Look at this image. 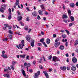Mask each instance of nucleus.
<instances>
[{
  "mask_svg": "<svg viewBox=\"0 0 78 78\" xmlns=\"http://www.w3.org/2000/svg\"><path fill=\"white\" fill-rule=\"evenodd\" d=\"M6 28H7L6 27H4L3 28V30H6Z\"/></svg>",
  "mask_w": 78,
  "mask_h": 78,
  "instance_id": "obj_53",
  "label": "nucleus"
},
{
  "mask_svg": "<svg viewBox=\"0 0 78 78\" xmlns=\"http://www.w3.org/2000/svg\"><path fill=\"white\" fill-rule=\"evenodd\" d=\"M56 62L57 61H60V60H59V58H58L57 57V59L56 60Z\"/></svg>",
  "mask_w": 78,
  "mask_h": 78,
  "instance_id": "obj_52",
  "label": "nucleus"
},
{
  "mask_svg": "<svg viewBox=\"0 0 78 78\" xmlns=\"http://www.w3.org/2000/svg\"><path fill=\"white\" fill-rule=\"evenodd\" d=\"M16 63V62L14 61H12V64L13 66Z\"/></svg>",
  "mask_w": 78,
  "mask_h": 78,
  "instance_id": "obj_35",
  "label": "nucleus"
},
{
  "mask_svg": "<svg viewBox=\"0 0 78 78\" xmlns=\"http://www.w3.org/2000/svg\"><path fill=\"white\" fill-rule=\"evenodd\" d=\"M43 45H44L45 47H47L48 46L47 45V44H45V42H43Z\"/></svg>",
  "mask_w": 78,
  "mask_h": 78,
  "instance_id": "obj_38",
  "label": "nucleus"
},
{
  "mask_svg": "<svg viewBox=\"0 0 78 78\" xmlns=\"http://www.w3.org/2000/svg\"><path fill=\"white\" fill-rule=\"evenodd\" d=\"M8 40V38H3L2 39V40L3 41H4L5 42H6V41H7Z\"/></svg>",
  "mask_w": 78,
  "mask_h": 78,
  "instance_id": "obj_30",
  "label": "nucleus"
},
{
  "mask_svg": "<svg viewBox=\"0 0 78 78\" xmlns=\"http://www.w3.org/2000/svg\"><path fill=\"white\" fill-rule=\"evenodd\" d=\"M53 70V69L52 68L49 69V72H51Z\"/></svg>",
  "mask_w": 78,
  "mask_h": 78,
  "instance_id": "obj_58",
  "label": "nucleus"
},
{
  "mask_svg": "<svg viewBox=\"0 0 78 78\" xmlns=\"http://www.w3.org/2000/svg\"><path fill=\"white\" fill-rule=\"evenodd\" d=\"M59 48L60 50H62L64 49V47L62 45H61L59 47Z\"/></svg>",
  "mask_w": 78,
  "mask_h": 78,
  "instance_id": "obj_10",
  "label": "nucleus"
},
{
  "mask_svg": "<svg viewBox=\"0 0 78 78\" xmlns=\"http://www.w3.org/2000/svg\"><path fill=\"white\" fill-rule=\"evenodd\" d=\"M28 65V63L27 62H25L24 63V66H27V65Z\"/></svg>",
  "mask_w": 78,
  "mask_h": 78,
  "instance_id": "obj_49",
  "label": "nucleus"
},
{
  "mask_svg": "<svg viewBox=\"0 0 78 78\" xmlns=\"http://www.w3.org/2000/svg\"><path fill=\"white\" fill-rule=\"evenodd\" d=\"M17 13H18V15H19V16H20V12H19V11H17Z\"/></svg>",
  "mask_w": 78,
  "mask_h": 78,
  "instance_id": "obj_57",
  "label": "nucleus"
},
{
  "mask_svg": "<svg viewBox=\"0 0 78 78\" xmlns=\"http://www.w3.org/2000/svg\"><path fill=\"white\" fill-rule=\"evenodd\" d=\"M29 72L30 73H32V72H33V69H29Z\"/></svg>",
  "mask_w": 78,
  "mask_h": 78,
  "instance_id": "obj_54",
  "label": "nucleus"
},
{
  "mask_svg": "<svg viewBox=\"0 0 78 78\" xmlns=\"http://www.w3.org/2000/svg\"><path fill=\"white\" fill-rule=\"evenodd\" d=\"M31 47H34V43H31Z\"/></svg>",
  "mask_w": 78,
  "mask_h": 78,
  "instance_id": "obj_36",
  "label": "nucleus"
},
{
  "mask_svg": "<svg viewBox=\"0 0 78 78\" xmlns=\"http://www.w3.org/2000/svg\"><path fill=\"white\" fill-rule=\"evenodd\" d=\"M43 73L44 74L46 77L47 78H49V76H48V73L47 72V71H43Z\"/></svg>",
  "mask_w": 78,
  "mask_h": 78,
  "instance_id": "obj_3",
  "label": "nucleus"
},
{
  "mask_svg": "<svg viewBox=\"0 0 78 78\" xmlns=\"http://www.w3.org/2000/svg\"><path fill=\"white\" fill-rule=\"evenodd\" d=\"M60 69L63 71L66 70V67L65 66H63V67H61Z\"/></svg>",
  "mask_w": 78,
  "mask_h": 78,
  "instance_id": "obj_12",
  "label": "nucleus"
},
{
  "mask_svg": "<svg viewBox=\"0 0 78 78\" xmlns=\"http://www.w3.org/2000/svg\"><path fill=\"white\" fill-rule=\"evenodd\" d=\"M39 76L38 75V74H37V73H36L35 74V75L34 76V78H39Z\"/></svg>",
  "mask_w": 78,
  "mask_h": 78,
  "instance_id": "obj_17",
  "label": "nucleus"
},
{
  "mask_svg": "<svg viewBox=\"0 0 78 78\" xmlns=\"http://www.w3.org/2000/svg\"><path fill=\"white\" fill-rule=\"evenodd\" d=\"M70 19L71 20V21H72L73 22V21H74V20H75V19L74 18V17L71 16L70 17Z\"/></svg>",
  "mask_w": 78,
  "mask_h": 78,
  "instance_id": "obj_24",
  "label": "nucleus"
},
{
  "mask_svg": "<svg viewBox=\"0 0 78 78\" xmlns=\"http://www.w3.org/2000/svg\"><path fill=\"white\" fill-rule=\"evenodd\" d=\"M21 44H23V47H25V44L24 43V40H23L21 41Z\"/></svg>",
  "mask_w": 78,
  "mask_h": 78,
  "instance_id": "obj_21",
  "label": "nucleus"
},
{
  "mask_svg": "<svg viewBox=\"0 0 78 78\" xmlns=\"http://www.w3.org/2000/svg\"><path fill=\"white\" fill-rule=\"evenodd\" d=\"M62 37L63 38H66V35L65 34L62 35Z\"/></svg>",
  "mask_w": 78,
  "mask_h": 78,
  "instance_id": "obj_39",
  "label": "nucleus"
},
{
  "mask_svg": "<svg viewBox=\"0 0 78 78\" xmlns=\"http://www.w3.org/2000/svg\"><path fill=\"white\" fill-rule=\"evenodd\" d=\"M10 67L12 70H14V65H10Z\"/></svg>",
  "mask_w": 78,
  "mask_h": 78,
  "instance_id": "obj_32",
  "label": "nucleus"
},
{
  "mask_svg": "<svg viewBox=\"0 0 78 78\" xmlns=\"http://www.w3.org/2000/svg\"><path fill=\"white\" fill-rule=\"evenodd\" d=\"M76 6H78V2H77L76 4Z\"/></svg>",
  "mask_w": 78,
  "mask_h": 78,
  "instance_id": "obj_64",
  "label": "nucleus"
},
{
  "mask_svg": "<svg viewBox=\"0 0 78 78\" xmlns=\"http://www.w3.org/2000/svg\"><path fill=\"white\" fill-rule=\"evenodd\" d=\"M69 2L68 1H64V2L65 3H68Z\"/></svg>",
  "mask_w": 78,
  "mask_h": 78,
  "instance_id": "obj_56",
  "label": "nucleus"
},
{
  "mask_svg": "<svg viewBox=\"0 0 78 78\" xmlns=\"http://www.w3.org/2000/svg\"><path fill=\"white\" fill-rule=\"evenodd\" d=\"M48 60H51L52 58V55H51L49 57H48Z\"/></svg>",
  "mask_w": 78,
  "mask_h": 78,
  "instance_id": "obj_27",
  "label": "nucleus"
},
{
  "mask_svg": "<svg viewBox=\"0 0 78 78\" xmlns=\"http://www.w3.org/2000/svg\"><path fill=\"white\" fill-rule=\"evenodd\" d=\"M9 39L10 40H11L12 39V35L11 34H9Z\"/></svg>",
  "mask_w": 78,
  "mask_h": 78,
  "instance_id": "obj_29",
  "label": "nucleus"
},
{
  "mask_svg": "<svg viewBox=\"0 0 78 78\" xmlns=\"http://www.w3.org/2000/svg\"><path fill=\"white\" fill-rule=\"evenodd\" d=\"M26 39L28 42H30V39H31V37L30 36H27V37H26Z\"/></svg>",
  "mask_w": 78,
  "mask_h": 78,
  "instance_id": "obj_6",
  "label": "nucleus"
},
{
  "mask_svg": "<svg viewBox=\"0 0 78 78\" xmlns=\"http://www.w3.org/2000/svg\"><path fill=\"white\" fill-rule=\"evenodd\" d=\"M8 17L9 20H11V14H9Z\"/></svg>",
  "mask_w": 78,
  "mask_h": 78,
  "instance_id": "obj_31",
  "label": "nucleus"
},
{
  "mask_svg": "<svg viewBox=\"0 0 78 78\" xmlns=\"http://www.w3.org/2000/svg\"><path fill=\"white\" fill-rule=\"evenodd\" d=\"M19 0H16V2L15 3V5L16 6H17L18 5H19Z\"/></svg>",
  "mask_w": 78,
  "mask_h": 78,
  "instance_id": "obj_25",
  "label": "nucleus"
},
{
  "mask_svg": "<svg viewBox=\"0 0 78 78\" xmlns=\"http://www.w3.org/2000/svg\"><path fill=\"white\" fill-rule=\"evenodd\" d=\"M68 14L70 16H71L72 15V13H71V11L70 10H69L68 11Z\"/></svg>",
  "mask_w": 78,
  "mask_h": 78,
  "instance_id": "obj_26",
  "label": "nucleus"
},
{
  "mask_svg": "<svg viewBox=\"0 0 78 78\" xmlns=\"http://www.w3.org/2000/svg\"><path fill=\"white\" fill-rule=\"evenodd\" d=\"M27 21H30V17H29V16H27V20H26Z\"/></svg>",
  "mask_w": 78,
  "mask_h": 78,
  "instance_id": "obj_41",
  "label": "nucleus"
},
{
  "mask_svg": "<svg viewBox=\"0 0 78 78\" xmlns=\"http://www.w3.org/2000/svg\"><path fill=\"white\" fill-rule=\"evenodd\" d=\"M29 58H30V56L29 55H27V56L26 57V59L27 60H29Z\"/></svg>",
  "mask_w": 78,
  "mask_h": 78,
  "instance_id": "obj_44",
  "label": "nucleus"
},
{
  "mask_svg": "<svg viewBox=\"0 0 78 78\" xmlns=\"http://www.w3.org/2000/svg\"><path fill=\"white\" fill-rule=\"evenodd\" d=\"M41 10L42 11H45V12H46V9L45 8H44V9H42Z\"/></svg>",
  "mask_w": 78,
  "mask_h": 78,
  "instance_id": "obj_51",
  "label": "nucleus"
},
{
  "mask_svg": "<svg viewBox=\"0 0 78 78\" xmlns=\"http://www.w3.org/2000/svg\"><path fill=\"white\" fill-rule=\"evenodd\" d=\"M65 31H66V32L67 34H68V35H69V34H70V33H69V31H68V30H65Z\"/></svg>",
  "mask_w": 78,
  "mask_h": 78,
  "instance_id": "obj_37",
  "label": "nucleus"
},
{
  "mask_svg": "<svg viewBox=\"0 0 78 78\" xmlns=\"http://www.w3.org/2000/svg\"><path fill=\"white\" fill-rule=\"evenodd\" d=\"M44 14H45V15H48V12H46L45 13H44Z\"/></svg>",
  "mask_w": 78,
  "mask_h": 78,
  "instance_id": "obj_63",
  "label": "nucleus"
},
{
  "mask_svg": "<svg viewBox=\"0 0 78 78\" xmlns=\"http://www.w3.org/2000/svg\"><path fill=\"white\" fill-rule=\"evenodd\" d=\"M55 1H56V0H52V3H53V4H54V3H55Z\"/></svg>",
  "mask_w": 78,
  "mask_h": 78,
  "instance_id": "obj_61",
  "label": "nucleus"
},
{
  "mask_svg": "<svg viewBox=\"0 0 78 78\" xmlns=\"http://www.w3.org/2000/svg\"><path fill=\"white\" fill-rule=\"evenodd\" d=\"M18 21H20V20H21L22 19V17L21 16H19L18 17Z\"/></svg>",
  "mask_w": 78,
  "mask_h": 78,
  "instance_id": "obj_22",
  "label": "nucleus"
},
{
  "mask_svg": "<svg viewBox=\"0 0 78 78\" xmlns=\"http://www.w3.org/2000/svg\"><path fill=\"white\" fill-rule=\"evenodd\" d=\"M59 45H60V42H57V43H55L54 44V46L56 48H58V46H59Z\"/></svg>",
  "mask_w": 78,
  "mask_h": 78,
  "instance_id": "obj_4",
  "label": "nucleus"
},
{
  "mask_svg": "<svg viewBox=\"0 0 78 78\" xmlns=\"http://www.w3.org/2000/svg\"><path fill=\"white\" fill-rule=\"evenodd\" d=\"M38 12L40 15H43V14L42 13V11L41 10H39L38 11Z\"/></svg>",
  "mask_w": 78,
  "mask_h": 78,
  "instance_id": "obj_20",
  "label": "nucleus"
},
{
  "mask_svg": "<svg viewBox=\"0 0 78 78\" xmlns=\"http://www.w3.org/2000/svg\"><path fill=\"white\" fill-rule=\"evenodd\" d=\"M54 66H57L58 65V63L55 62V63H54Z\"/></svg>",
  "mask_w": 78,
  "mask_h": 78,
  "instance_id": "obj_59",
  "label": "nucleus"
},
{
  "mask_svg": "<svg viewBox=\"0 0 78 78\" xmlns=\"http://www.w3.org/2000/svg\"><path fill=\"white\" fill-rule=\"evenodd\" d=\"M21 71L22 72V73L24 76H26V78H28V75H26V74L25 73V71H24V70L22 69L21 70Z\"/></svg>",
  "mask_w": 78,
  "mask_h": 78,
  "instance_id": "obj_2",
  "label": "nucleus"
},
{
  "mask_svg": "<svg viewBox=\"0 0 78 78\" xmlns=\"http://www.w3.org/2000/svg\"><path fill=\"white\" fill-rule=\"evenodd\" d=\"M23 44H19V47H20V48L21 49L23 48Z\"/></svg>",
  "mask_w": 78,
  "mask_h": 78,
  "instance_id": "obj_16",
  "label": "nucleus"
},
{
  "mask_svg": "<svg viewBox=\"0 0 78 78\" xmlns=\"http://www.w3.org/2000/svg\"><path fill=\"white\" fill-rule=\"evenodd\" d=\"M71 70L73 71H75L76 70V67H75L73 66H72L71 68Z\"/></svg>",
  "mask_w": 78,
  "mask_h": 78,
  "instance_id": "obj_8",
  "label": "nucleus"
},
{
  "mask_svg": "<svg viewBox=\"0 0 78 78\" xmlns=\"http://www.w3.org/2000/svg\"><path fill=\"white\" fill-rule=\"evenodd\" d=\"M1 56L2 57H3V58H7V57H8V55L6 54L5 55V54H3L1 55Z\"/></svg>",
  "mask_w": 78,
  "mask_h": 78,
  "instance_id": "obj_9",
  "label": "nucleus"
},
{
  "mask_svg": "<svg viewBox=\"0 0 78 78\" xmlns=\"http://www.w3.org/2000/svg\"><path fill=\"white\" fill-rule=\"evenodd\" d=\"M70 6L72 8H74L75 7V4L73 3H71L70 4Z\"/></svg>",
  "mask_w": 78,
  "mask_h": 78,
  "instance_id": "obj_14",
  "label": "nucleus"
},
{
  "mask_svg": "<svg viewBox=\"0 0 78 78\" xmlns=\"http://www.w3.org/2000/svg\"><path fill=\"white\" fill-rule=\"evenodd\" d=\"M44 38H43L42 39H41L40 41V42H42L43 44V43L45 42H44Z\"/></svg>",
  "mask_w": 78,
  "mask_h": 78,
  "instance_id": "obj_28",
  "label": "nucleus"
},
{
  "mask_svg": "<svg viewBox=\"0 0 78 78\" xmlns=\"http://www.w3.org/2000/svg\"><path fill=\"white\" fill-rule=\"evenodd\" d=\"M20 23L21 25V26H22L23 27L24 26V24H23V23H22L21 22H20Z\"/></svg>",
  "mask_w": 78,
  "mask_h": 78,
  "instance_id": "obj_40",
  "label": "nucleus"
},
{
  "mask_svg": "<svg viewBox=\"0 0 78 78\" xmlns=\"http://www.w3.org/2000/svg\"><path fill=\"white\" fill-rule=\"evenodd\" d=\"M73 25V23H70L69 24V27H72V26Z\"/></svg>",
  "mask_w": 78,
  "mask_h": 78,
  "instance_id": "obj_50",
  "label": "nucleus"
},
{
  "mask_svg": "<svg viewBox=\"0 0 78 78\" xmlns=\"http://www.w3.org/2000/svg\"><path fill=\"white\" fill-rule=\"evenodd\" d=\"M46 42L48 44H50V39L49 38L47 39L46 40Z\"/></svg>",
  "mask_w": 78,
  "mask_h": 78,
  "instance_id": "obj_18",
  "label": "nucleus"
},
{
  "mask_svg": "<svg viewBox=\"0 0 78 78\" xmlns=\"http://www.w3.org/2000/svg\"><path fill=\"white\" fill-rule=\"evenodd\" d=\"M72 61H73L74 63L77 62V59H76L75 57H73L72 58Z\"/></svg>",
  "mask_w": 78,
  "mask_h": 78,
  "instance_id": "obj_5",
  "label": "nucleus"
},
{
  "mask_svg": "<svg viewBox=\"0 0 78 78\" xmlns=\"http://www.w3.org/2000/svg\"><path fill=\"white\" fill-rule=\"evenodd\" d=\"M20 58H23V59L25 58V55H20Z\"/></svg>",
  "mask_w": 78,
  "mask_h": 78,
  "instance_id": "obj_15",
  "label": "nucleus"
},
{
  "mask_svg": "<svg viewBox=\"0 0 78 78\" xmlns=\"http://www.w3.org/2000/svg\"><path fill=\"white\" fill-rule=\"evenodd\" d=\"M53 37H56V34H54L53 35Z\"/></svg>",
  "mask_w": 78,
  "mask_h": 78,
  "instance_id": "obj_62",
  "label": "nucleus"
},
{
  "mask_svg": "<svg viewBox=\"0 0 78 78\" xmlns=\"http://www.w3.org/2000/svg\"><path fill=\"white\" fill-rule=\"evenodd\" d=\"M40 7L41 8V9H44V8H45V7H44V4H42L40 5Z\"/></svg>",
  "mask_w": 78,
  "mask_h": 78,
  "instance_id": "obj_23",
  "label": "nucleus"
},
{
  "mask_svg": "<svg viewBox=\"0 0 78 78\" xmlns=\"http://www.w3.org/2000/svg\"><path fill=\"white\" fill-rule=\"evenodd\" d=\"M65 45L66 47H67V46H68V42H66Z\"/></svg>",
  "mask_w": 78,
  "mask_h": 78,
  "instance_id": "obj_55",
  "label": "nucleus"
},
{
  "mask_svg": "<svg viewBox=\"0 0 78 78\" xmlns=\"http://www.w3.org/2000/svg\"><path fill=\"white\" fill-rule=\"evenodd\" d=\"M32 15L34 17H36L37 16V13H36V11H34L32 13Z\"/></svg>",
  "mask_w": 78,
  "mask_h": 78,
  "instance_id": "obj_11",
  "label": "nucleus"
},
{
  "mask_svg": "<svg viewBox=\"0 0 78 78\" xmlns=\"http://www.w3.org/2000/svg\"><path fill=\"white\" fill-rule=\"evenodd\" d=\"M37 73L38 76H39V75H40V74H41V72H40V71H37Z\"/></svg>",
  "mask_w": 78,
  "mask_h": 78,
  "instance_id": "obj_46",
  "label": "nucleus"
},
{
  "mask_svg": "<svg viewBox=\"0 0 78 78\" xmlns=\"http://www.w3.org/2000/svg\"><path fill=\"white\" fill-rule=\"evenodd\" d=\"M9 34H12V31H11V30H9Z\"/></svg>",
  "mask_w": 78,
  "mask_h": 78,
  "instance_id": "obj_42",
  "label": "nucleus"
},
{
  "mask_svg": "<svg viewBox=\"0 0 78 78\" xmlns=\"http://www.w3.org/2000/svg\"><path fill=\"white\" fill-rule=\"evenodd\" d=\"M9 10V14H11V9L10 8H9L8 9Z\"/></svg>",
  "mask_w": 78,
  "mask_h": 78,
  "instance_id": "obj_34",
  "label": "nucleus"
},
{
  "mask_svg": "<svg viewBox=\"0 0 78 78\" xmlns=\"http://www.w3.org/2000/svg\"><path fill=\"white\" fill-rule=\"evenodd\" d=\"M41 45H42V44L41 43H38V46H41Z\"/></svg>",
  "mask_w": 78,
  "mask_h": 78,
  "instance_id": "obj_48",
  "label": "nucleus"
},
{
  "mask_svg": "<svg viewBox=\"0 0 78 78\" xmlns=\"http://www.w3.org/2000/svg\"><path fill=\"white\" fill-rule=\"evenodd\" d=\"M39 68L40 69H43V68L42 67V65H40L39 66Z\"/></svg>",
  "mask_w": 78,
  "mask_h": 78,
  "instance_id": "obj_47",
  "label": "nucleus"
},
{
  "mask_svg": "<svg viewBox=\"0 0 78 78\" xmlns=\"http://www.w3.org/2000/svg\"><path fill=\"white\" fill-rule=\"evenodd\" d=\"M37 19H38V20H41V17H40V16H39V15H38L37 17Z\"/></svg>",
  "mask_w": 78,
  "mask_h": 78,
  "instance_id": "obj_43",
  "label": "nucleus"
},
{
  "mask_svg": "<svg viewBox=\"0 0 78 78\" xmlns=\"http://www.w3.org/2000/svg\"><path fill=\"white\" fill-rule=\"evenodd\" d=\"M57 59V57L54 56L52 57V61L54 62H56V60Z\"/></svg>",
  "mask_w": 78,
  "mask_h": 78,
  "instance_id": "obj_7",
  "label": "nucleus"
},
{
  "mask_svg": "<svg viewBox=\"0 0 78 78\" xmlns=\"http://www.w3.org/2000/svg\"><path fill=\"white\" fill-rule=\"evenodd\" d=\"M4 26L5 27H9V25L8 24H4Z\"/></svg>",
  "mask_w": 78,
  "mask_h": 78,
  "instance_id": "obj_45",
  "label": "nucleus"
},
{
  "mask_svg": "<svg viewBox=\"0 0 78 78\" xmlns=\"http://www.w3.org/2000/svg\"><path fill=\"white\" fill-rule=\"evenodd\" d=\"M30 66H31V64H30V63H28V65L27 67H30Z\"/></svg>",
  "mask_w": 78,
  "mask_h": 78,
  "instance_id": "obj_60",
  "label": "nucleus"
},
{
  "mask_svg": "<svg viewBox=\"0 0 78 78\" xmlns=\"http://www.w3.org/2000/svg\"><path fill=\"white\" fill-rule=\"evenodd\" d=\"M1 8H0V11L1 12L3 13L4 11L3 10H5L6 9V6L5 5H3L1 6Z\"/></svg>",
  "mask_w": 78,
  "mask_h": 78,
  "instance_id": "obj_1",
  "label": "nucleus"
},
{
  "mask_svg": "<svg viewBox=\"0 0 78 78\" xmlns=\"http://www.w3.org/2000/svg\"><path fill=\"white\" fill-rule=\"evenodd\" d=\"M4 77H6V78H9V75L8 74H6L3 75Z\"/></svg>",
  "mask_w": 78,
  "mask_h": 78,
  "instance_id": "obj_13",
  "label": "nucleus"
},
{
  "mask_svg": "<svg viewBox=\"0 0 78 78\" xmlns=\"http://www.w3.org/2000/svg\"><path fill=\"white\" fill-rule=\"evenodd\" d=\"M62 17V19H67V18H68V17L67 16V15H63Z\"/></svg>",
  "mask_w": 78,
  "mask_h": 78,
  "instance_id": "obj_19",
  "label": "nucleus"
},
{
  "mask_svg": "<svg viewBox=\"0 0 78 78\" xmlns=\"http://www.w3.org/2000/svg\"><path fill=\"white\" fill-rule=\"evenodd\" d=\"M78 44V40H76V43H75L74 45L75 46Z\"/></svg>",
  "mask_w": 78,
  "mask_h": 78,
  "instance_id": "obj_33",
  "label": "nucleus"
}]
</instances>
